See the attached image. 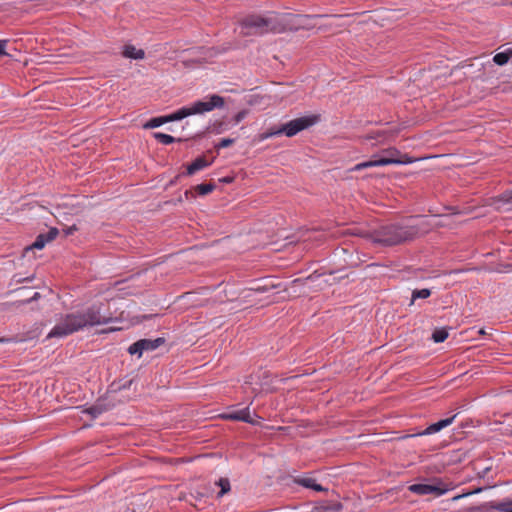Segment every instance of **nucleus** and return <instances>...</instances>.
I'll return each mask as SVG.
<instances>
[{
  "label": "nucleus",
  "instance_id": "1",
  "mask_svg": "<svg viewBox=\"0 0 512 512\" xmlns=\"http://www.w3.org/2000/svg\"><path fill=\"white\" fill-rule=\"evenodd\" d=\"M116 309H112V301L97 302L88 307L83 313H70L55 325L47 338L64 337L86 326H97L117 321Z\"/></svg>",
  "mask_w": 512,
  "mask_h": 512
},
{
  "label": "nucleus",
  "instance_id": "2",
  "mask_svg": "<svg viewBox=\"0 0 512 512\" xmlns=\"http://www.w3.org/2000/svg\"><path fill=\"white\" fill-rule=\"evenodd\" d=\"M423 216H410L405 221L390 223L373 230V243L381 246H395L410 242L430 230V225L421 219Z\"/></svg>",
  "mask_w": 512,
  "mask_h": 512
},
{
  "label": "nucleus",
  "instance_id": "3",
  "mask_svg": "<svg viewBox=\"0 0 512 512\" xmlns=\"http://www.w3.org/2000/svg\"><path fill=\"white\" fill-rule=\"evenodd\" d=\"M345 15H327V14H317V15H308V14H293V13H285L275 18V25L272 27L273 33H283L286 31L296 32L299 30H311L315 27L314 24H304L305 20H310L312 18H343Z\"/></svg>",
  "mask_w": 512,
  "mask_h": 512
},
{
  "label": "nucleus",
  "instance_id": "4",
  "mask_svg": "<svg viewBox=\"0 0 512 512\" xmlns=\"http://www.w3.org/2000/svg\"><path fill=\"white\" fill-rule=\"evenodd\" d=\"M319 120V115H308L293 119L287 123L282 124L279 128L272 127L265 133L261 134V139H267L272 136L284 134L287 137H293L299 132L308 129L316 124Z\"/></svg>",
  "mask_w": 512,
  "mask_h": 512
},
{
  "label": "nucleus",
  "instance_id": "5",
  "mask_svg": "<svg viewBox=\"0 0 512 512\" xmlns=\"http://www.w3.org/2000/svg\"><path fill=\"white\" fill-rule=\"evenodd\" d=\"M225 104V100L222 96L213 94L209 96L208 101H197L189 107H182L179 110L173 112L175 121L182 120L190 115L202 114L204 112L212 111L215 108H222Z\"/></svg>",
  "mask_w": 512,
  "mask_h": 512
},
{
  "label": "nucleus",
  "instance_id": "6",
  "mask_svg": "<svg viewBox=\"0 0 512 512\" xmlns=\"http://www.w3.org/2000/svg\"><path fill=\"white\" fill-rule=\"evenodd\" d=\"M242 28L248 31L244 35H263L272 32L275 25V18H265L260 15H248L240 21Z\"/></svg>",
  "mask_w": 512,
  "mask_h": 512
},
{
  "label": "nucleus",
  "instance_id": "7",
  "mask_svg": "<svg viewBox=\"0 0 512 512\" xmlns=\"http://www.w3.org/2000/svg\"><path fill=\"white\" fill-rule=\"evenodd\" d=\"M465 512H512V499L508 498L499 502H484L480 505L466 508Z\"/></svg>",
  "mask_w": 512,
  "mask_h": 512
},
{
  "label": "nucleus",
  "instance_id": "8",
  "mask_svg": "<svg viewBox=\"0 0 512 512\" xmlns=\"http://www.w3.org/2000/svg\"><path fill=\"white\" fill-rule=\"evenodd\" d=\"M166 342L164 337H158L154 340L151 339H140L128 347V353L130 355H137L141 357L144 351H153L163 345Z\"/></svg>",
  "mask_w": 512,
  "mask_h": 512
},
{
  "label": "nucleus",
  "instance_id": "9",
  "mask_svg": "<svg viewBox=\"0 0 512 512\" xmlns=\"http://www.w3.org/2000/svg\"><path fill=\"white\" fill-rule=\"evenodd\" d=\"M408 489H409V491L419 494V495L434 494L436 496H441L448 491V488L440 481L436 484H427V483L412 484L408 487Z\"/></svg>",
  "mask_w": 512,
  "mask_h": 512
},
{
  "label": "nucleus",
  "instance_id": "10",
  "mask_svg": "<svg viewBox=\"0 0 512 512\" xmlns=\"http://www.w3.org/2000/svg\"><path fill=\"white\" fill-rule=\"evenodd\" d=\"M457 415L458 414H454L451 417L441 419L435 423L430 424L425 430L416 432L411 435H406V436H404V438L423 436V435H431V434L437 433V432L441 431L442 429L446 428L447 426H449L450 424H452L453 421L455 420V418L457 417Z\"/></svg>",
  "mask_w": 512,
  "mask_h": 512
},
{
  "label": "nucleus",
  "instance_id": "11",
  "mask_svg": "<svg viewBox=\"0 0 512 512\" xmlns=\"http://www.w3.org/2000/svg\"><path fill=\"white\" fill-rule=\"evenodd\" d=\"M59 234V230L56 227H52L49 229L47 233L39 234L35 241L28 247L25 248V252H28L33 249H42L45 247L46 243L53 241L57 235Z\"/></svg>",
  "mask_w": 512,
  "mask_h": 512
},
{
  "label": "nucleus",
  "instance_id": "12",
  "mask_svg": "<svg viewBox=\"0 0 512 512\" xmlns=\"http://www.w3.org/2000/svg\"><path fill=\"white\" fill-rule=\"evenodd\" d=\"M383 154V156H379V159L394 160L393 162H391V164H410L416 160L410 157L408 154H401V152L395 147H390L388 149L383 150Z\"/></svg>",
  "mask_w": 512,
  "mask_h": 512
},
{
  "label": "nucleus",
  "instance_id": "13",
  "mask_svg": "<svg viewBox=\"0 0 512 512\" xmlns=\"http://www.w3.org/2000/svg\"><path fill=\"white\" fill-rule=\"evenodd\" d=\"M215 157L208 160L206 158V155L198 156L196 159H194L190 164L185 165L186 170L182 172V175L184 176H192L196 172L209 167L214 162Z\"/></svg>",
  "mask_w": 512,
  "mask_h": 512
},
{
  "label": "nucleus",
  "instance_id": "14",
  "mask_svg": "<svg viewBox=\"0 0 512 512\" xmlns=\"http://www.w3.org/2000/svg\"><path fill=\"white\" fill-rule=\"evenodd\" d=\"M280 284H275L269 278H264L254 283L250 288L246 289L247 292L265 293L271 289L279 288Z\"/></svg>",
  "mask_w": 512,
  "mask_h": 512
},
{
  "label": "nucleus",
  "instance_id": "15",
  "mask_svg": "<svg viewBox=\"0 0 512 512\" xmlns=\"http://www.w3.org/2000/svg\"><path fill=\"white\" fill-rule=\"evenodd\" d=\"M223 419L232 420V421H242L249 424H254L255 422L250 416L249 408H245L242 410L225 413L222 415Z\"/></svg>",
  "mask_w": 512,
  "mask_h": 512
},
{
  "label": "nucleus",
  "instance_id": "16",
  "mask_svg": "<svg viewBox=\"0 0 512 512\" xmlns=\"http://www.w3.org/2000/svg\"><path fill=\"white\" fill-rule=\"evenodd\" d=\"M393 161L394 160H392V159H379V157H377L376 159H371L369 161H365V162L355 165L352 168V171H358V170L366 169L369 167L386 166V165H390L391 162H393Z\"/></svg>",
  "mask_w": 512,
  "mask_h": 512
},
{
  "label": "nucleus",
  "instance_id": "17",
  "mask_svg": "<svg viewBox=\"0 0 512 512\" xmlns=\"http://www.w3.org/2000/svg\"><path fill=\"white\" fill-rule=\"evenodd\" d=\"M342 509L341 502H321L313 508V512H341Z\"/></svg>",
  "mask_w": 512,
  "mask_h": 512
},
{
  "label": "nucleus",
  "instance_id": "18",
  "mask_svg": "<svg viewBox=\"0 0 512 512\" xmlns=\"http://www.w3.org/2000/svg\"><path fill=\"white\" fill-rule=\"evenodd\" d=\"M152 135L158 142H160L164 145H169L174 142H184L189 139V138H175L169 134H165L162 132H154Z\"/></svg>",
  "mask_w": 512,
  "mask_h": 512
},
{
  "label": "nucleus",
  "instance_id": "19",
  "mask_svg": "<svg viewBox=\"0 0 512 512\" xmlns=\"http://www.w3.org/2000/svg\"><path fill=\"white\" fill-rule=\"evenodd\" d=\"M123 55L126 58L139 60L145 57V52L142 49H136L133 45H126L124 47Z\"/></svg>",
  "mask_w": 512,
  "mask_h": 512
},
{
  "label": "nucleus",
  "instance_id": "20",
  "mask_svg": "<svg viewBox=\"0 0 512 512\" xmlns=\"http://www.w3.org/2000/svg\"><path fill=\"white\" fill-rule=\"evenodd\" d=\"M512 58V48L507 49L504 52L496 53L493 57V62L498 66H503L509 62Z\"/></svg>",
  "mask_w": 512,
  "mask_h": 512
},
{
  "label": "nucleus",
  "instance_id": "21",
  "mask_svg": "<svg viewBox=\"0 0 512 512\" xmlns=\"http://www.w3.org/2000/svg\"><path fill=\"white\" fill-rule=\"evenodd\" d=\"M107 410H108V407L103 402L97 401L94 405L87 408L85 410V413L91 415L92 418H96L97 416H99L100 414H102L103 412H105Z\"/></svg>",
  "mask_w": 512,
  "mask_h": 512
},
{
  "label": "nucleus",
  "instance_id": "22",
  "mask_svg": "<svg viewBox=\"0 0 512 512\" xmlns=\"http://www.w3.org/2000/svg\"><path fill=\"white\" fill-rule=\"evenodd\" d=\"M224 130H226V124L223 121H215L212 125L206 127L204 131L197 133L196 136H200L206 132L220 134Z\"/></svg>",
  "mask_w": 512,
  "mask_h": 512
},
{
  "label": "nucleus",
  "instance_id": "23",
  "mask_svg": "<svg viewBox=\"0 0 512 512\" xmlns=\"http://www.w3.org/2000/svg\"><path fill=\"white\" fill-rule=\"evenodd\" d=\"M193 189L198 195L205 196L213 192L216 189V185L214 182L201 183L196 185Z\"/></svg>",
  "mask_w": 512,
  "mask_h": 512
},
{
  "label": "nucleus",
  "instance_id": "24",
  "mask_svg": "<svg viewBox=\"0 0 512 512\" xmlns=\"http://www.w3.org/2000/svg\"><path fill=\"white\" fill-rule=\"evenodd\" d=\"M431 290L428 288L415 289L412 291V298L409 305H413L417 299H427L431 296Z\"/></svg>",
  "mask_w": 512,
  "mask_h": 512
},
{
  "label": "nucleus",
  "instance_id": "25",
  "mask_svg": "<svg viewBox=\"0 0 512 512\" xmlns=\"http://www.w3.org/2000/svg\"><path fill=\"white\" fill-rule=\"evenodd\" d=\"M448 338V330L446 328H437L432 333V339L435 343H442Z\"/></svg>",
  "mask_w": 512,
  "mask_h": 512
},
{
  "label": "nucleus",
  "instance_id": "26",
  "mask_svg": "<svg viewBox=\"0 0 512 512\" xmlns=\"http://www.w3.org/2000/svg\"><path fill=\"white\" fill-rule=\"evenodd\" d=\"M216 485L220 487V491L217 494V497L220 498L224 496L226 493H228L231 489L230 481L228 478H220Z\"/></svg>",
  "mask_w": 512,
  "mask_h": 512
},
{
  "label": "nucleus",
  "instance_id": "27",
  "mask_svg": "<svg viewBox=\"0 0 512 512\" xmlns=\"http://www.w3.org/2000/svg\"><path fill=\"white\" fill-rule=\"evenodd\" d=\"M293 481H294V483H296L300 486H303L305 488H309V489H312L314 486V483L316 482L315 479L310 478V477H296V478H294Z\"/></svg>",
  "mask_w": 512,
  "mask_h": 512
},
{
  "label": "nucleus",
  "instance_id": "28",
  "mask_svg": "<svg viewBox=\"0 0 512 512\" xmlns=\"http://www.w3.org/2000/svg\"><path fill=\"white\" fill-rule=\"evenodd\" d=\"M164 124V121L162 120V116L159 117H153L150 120H148L146 123L143 124L144 129H154Z\"/></svg>",
  "mask_w": 512,
  "mask_h": 512
},
{
  "label": "nucleus",
  "instance_id": "29",
  "mask_svg": "<svg viewBox=\"0 0 512 512\" xmlns=\"http://www.w3.org/2000/svg\"><path fill=\"white\" fill-rule=\"evenodd\" d=\"M326 274V272H323V273H319L318 271H314L311 275H309L308 277H306L305 279H301V278H297V279H294L292 282H291V285L292 286H296V285H302L304 284L305 281H308V280H314L316 278H319L321 277L322 275Z\"/></svg>",
  "mask_w": 512,
  "mask_h": 512
},
{
  "label": "nucleus",
  "instance_id": "30",
  "mask_svg": "<svg viewBox=\"0 0 512 512\" xmlns=\"http://www.w3.org/2000/svg\"><path fill=\"white\" fill-rule=\"evenodd\" d=\"M373 231H365V230H361V229H356L354 232H353V235H356V236H359V237H362L364 239H367V240H370L371 242H373Z\"/></svg>",
  "mask_w": 512,
  "mask_h": 512
},
{
  "label": "nucleus",
  "instance_id": "31",
  "mask_svg": "<svg viewBox=\"0 0 512 512\" xmlns=\"http://www.w3.org/2000/svg\"><path fill=\"white\" fill-rule=\"evenodd\" d=\"M235 142V139L233 138H223L221 139V141L219 143H217L215 145V149L219 150L221 148H227L229 146H231L232 144H234Z\"/></svg>",
  "mask_w": 512,
  "mask_h": 512
},
{
  "label": "nucleus",
  "instance_id": "32",
  "mask_svg": "<svg viewBox=\"0 0 512 512\" xmlns=\"http://www.w3.org/2000/svg\"><path fill=\"white\" fill-rule=\"evenodd\" d=\"M485 489V487H478V488H475L474 490L472 491H469V492H466V493H463V494H460V495H457V496H454L452 498L453 501H457L463 497H466V496H469V495H473V494H478L480 492H482L483 490Z\"/></svg>",
  "mask_w": 512,
  "mask_h": 512
},
{
  "label": "nucleus",
  "instance_id": "33",
  "mask_svg": "<svg viewBox=\"0 0 512 512\" xmlns=\"http://www.w3.org/2000/svg\"><path fill=\"white\" fill-rule=\"evenodd\" d=\"M249 113V110L247 109H243L241 111H239L234 117H233V121L237 124L239 122H241Z\"/></svg>",
  "mask_w": 512,
  "mask_h": 512
},
{
  "label": "nucleus",
  "instance_id": "34",
  "mask_svg": "<svg viewBox=\"0 0 512 512\" xmlns=\"http://www.w3.org/2000/svg\"><path fill=\"white\" fill-rule=\"evenodd\" d=\"M41 295L39 292H34L31 296L21 300L20 302L22 304H27V303H31L33 301H37L38 299H40Z\"/></svg>",
  "mask_w": 512,
  "mask_h": 512
},
{
  "label": "nucleus",
  "instance_id": "35",
  "mask_svg": "<svg viewBox=\"0 0 512 512\" xmlns=\"http://www.w3.org/2000/svg\"><path fill=\"white\" fill-rule=\"evenodd\" d=\"M388 133L389 132H387V131H377V132H373V133L369 134L366 138L367 139H378V138L386 136Z\"/></svg>",
  "mask_w": 512,
  "mask_h": 512
},
{
  "label": "nucleus",
  "instance_id": "36",
  "mask_svg": "<svg viewBox=\"0 0 512 512\" xmlns=\"http://www.w3.org/2000/svg\"><path fill=\"white\" fill-rule=\"evenodd\" d=\"M27 338H17V337H14V338H6V337H1L0 338V343H8V342H17V341H25Z\"/></svg>",
  "mask_w": 512,
  "mask_h": 512
},
{
  "label": "nucleus",
  "instance_id": "37",
  "mask_svg": "<svg viewBox=\"0 0 512 512\" xmlns=\"http://www.w3.org/2000/svg\"><path fill=\"white\" fill-rule=\"evenodd\" d=\"M7 43H8V40H0V57L8 55L6 53Z\"/></svg>",
  "mask_w": 512,
  "mask_h": 512
},
{
  "label": "nucleus",
  "instance_id": "38",
  "mask_svg": "<svg viewBox=\"0 0 512 512\" xmlns=\"http://www.w3.org/2000/svg\"><path fill=\"white\" fill-rule=\"evenodd\" d=\"M77 230H78L77 226L72 225L70 227H67L66 229H63V232H64L65 236H69V235H72Z\"/></svg>",
  "mask_w": 512,
  "mask_h": 512
},
{
  "label": "nucleus",
  "instance_id": "39",
  "mask_svg": "<svg viewBox=\"0 0 512 512\" xmlns=\"http://www.w3.org/2000/svg\"><path fill=\"white\" fill-rule=\"evenodd\" d=\"M312 490L317 491V492H327L328 491L327 488L323 487L322 485H320L316 482L314 483Z\"/></svg>",
  "mask_w": 512,
  "mask_h": 512
},
{
  "label": "nucleus",
  "instance_id": "40",
  "mask_svg": "<svg viewBox=\"0 0 512 512\" xmlns=\"http://www.w3.org/2000/svg\"><path fill=\"white\" fill-rule=\"evenodd\" d=\"M501 199L504 200L505 202H512V190L507 193H504Z\"/></svg>",
  "mask_w": 512,
  "mask_h": 512
},
{
  "label": "nucleus",
  "instance_id": "41",
  "mask_svg": "<svg viewBox=\"0 0 512 512\" xmlns=\"http://www.w3.org/2000/svg\"><path fill=\"white\" fill-rule=\"evenodd\" d=\"M234 179L235 178L233 176H225V177L219 179V181L221 183L230 184V183H232L234 181Z\"/></svg>",
  "mask_w": 512,
  "mask_h": 512
},
{
  "label": "nucleus",
  "instance_id": "42",
  "mask_svg": "<svg viewBox=\"0 0 512 512\" xmlns=\"http://www.w3.org/2000/svg\"><path fill=\"white\" fill-rule=\"evenodd\" d=\"M132 383H133V379H130V380L126 381L124 384L120 385L118 387V389L119 390H121V389H129L131 387Z\"/></svg>",
  "mask_w": 512,
  "mask_h": 512
},
{
  "label": "nucleus",
  "instance_id": "43",
  "mask_svg": "<svg viewBox=\"0 0 512 512\" xmlns=\"http://www.w3.org/2000/svg\"><path fill=\"white\" fill-rule=\"evenodd\" d=\"M162 120L164 121V124L175 121L172 113L169 115L162 116Z\"/></svg>",
  "mask_w": 512,
  "mask_h": 512
},
{
  "label": "nucleus",
  "instance_id": "44",
  "mask_svg": "<svg viewBox=\"0 0 512 512\" xmlns=\"http://www.w3.org/2000/svg\"><path fill=\"white\" fill-rule=\"evenodd\" d=\"M182 176H183V175H182V173H180V174L176 175L172 180H170V182H169V184H168V185H169V186H173V185H175V184L177 183L178 179H179L180 177H182Z\"/></svg>",
  "mask_w": 512,
  "mask_h": 512
},
{
  "label": "nucleus",
  "instance_id": "45",
  "mask_svg": "<svg viewBox=\"0 0 512 512\" xmlns=\"http://www.w3.org/2000/svg\"><path fill=\"white\" fill-rule=\"evenodd\" d=\"M184 197H185V199H189L190 197H194V194L192 193L191 190H186L184 192Z\"/></svg>",
  "mask_w": 512,
  "mask_h": 512
},
{
  "label": "nucleus",
  "instance_id": "46",
  "mask_svg": "<svg viewBox=\"0 0 512 512\" xmlns=\"http://www.w3.org/2000/svg\"><path fill=\"white\" fill-rule=\"evenodd\" d=\"M153 316H155V317H156V316H158V314H155V315H144V316H142V319H143V320H147V319L152 318Z\"/></svg>",
  "mask_w": 512,
  "mask_h": 512
},
{
  "label": "nucleus",
  "instance_id": "47",
  "mask_svg": "<svg viewBox=\"0 0 512 512\" xmlns=\"http://www.w3.org/2000/svg\"><path fill=\"white\" fill-rule=\"evenodd\" d=\"M341 271H342V270H338V271L330 270V271L328 272V274L333 275L334 273H336V272H341Z\"/></svg>",
  "mask_w": 512,
  "mask_h": 512
},
{
  "label": "nucleus",
  "instance_id": "48",
  "mask_svg": "<svg viewBox=\"0 0 512 512\" xmlns=\"http://www.w3.org/2000/svg\"><path fill=\"white\" fill-rule=\"evenodd\" d=\"M30 279H31V278H29V277H28V278H24V279H22V278H21V279H18V280H17V282H19V283H20V282H23V281H25V280H30Z\"/></svg>",
  "mask_w": 512,
  "mask_h": 512
},
{
  "label": "nucleus",
  "instance_id": "49",
  "mask_svg": "<svg viewBox=\"0 0 512 512\" xmlns=\"http://www.w3.org/2000/svg\"><path fill=\"white\" fill-rule=\"evenodd\" d=\"M479 334H481V335H484V334H485V331H484V329H483V328L479 330Z\"/></svg>",
  "mask_w": 512,
  "mask_h": 512
},
{
  "label": "nucleus",
  "instance_id": "50",
  "mask_svg": "<svg viewBox=\"0 0 512 512\" xmlns=\"http://www.w3.org/2000/svg\"><path fill=\"white\" fill-rule=\"evenodd\" d=\"M118 328H110L109 331H116Z\"/></svg>",
  "mask_w": 512,
  "mask_h": 512
},
{
  "label": "nucleus",
  "instance_id": "51",
  "mask_svg": "<svg viewBox=\"0 0 512 512\" xmlns=\"http://www.w3.org/2000/svg\"><path fill=\"white\" fill-rule=\"evenodd\" d=\"M308 21H309V20H305V21H304V24H310Z\"/></svg>",
  "mask_w": 512,
  "mask_h": 512
},
{
  "label": "nucleus",
  "instance_id": "52",
  "mask_svg": "<svg viewBox=\"0 0 512 512\" xmlns=\"http://www.w3.org/2000/svg\"><path fill=\"white\" fill-rule=\"evenodd\" d=\"M510 5H512V1L510 2Z\"/></svg>",
  "mask_w": 512,
  "mask_h": 512
}]
</instances>
